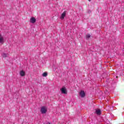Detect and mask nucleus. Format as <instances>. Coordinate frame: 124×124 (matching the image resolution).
I'll return each instance as SVG.
<instances>
[{
	"label": "nucleus",
	"instance_id": "1",
	"mask_svg": "<svg viewBox=\"0 0 124 124\" xmlns=\"http://www.w3.org/2000/svg\"><path fill=\"white\" fill-rule=\"evenodd\" d=\"M41 112L42 114H45L47 112V108L46 107H42L41 108Z\"/></svg>",
	"mask_w": 124,
	"mask_h": 124
},
{
	"label": "nucleus",
	"instance_id": "2",
	"mask_svg": "<svg viewBox=\"0 0 124 124\" xmlns=\"http://www.w3.org/2000/svg\"><path fill=\"white\" fill-rule=\"evenodd\" d=\"M61 91L62 92V93H63L64 94H66L67 93V91L65 87L62 88L61 89Z\"/></svg>",
	"mask_w": 124,
	"mask_h": 124
},
{
	"label": "nucleus",
	"instance_id": "3",
	"mask_svg": "<svg viewBox=\"0 0 124 124\" xmlns=\"http://www.w3.org/2000/svg\"><path fill=\"white\" fill-rule=\"evenodd\" d=\"M0 43L1 44L4 43V38L1 35H0Z\"/></svg>",
	"mask_w": 124,
	"mask_h": 124
},
{
	"label": "nucleus",
	"instance_id": "4",
	"mask_svg": "<svg viewBox=\"0 0 124 124\" xmlns=\"http://www.w3.org/2000/svg\"><path fill=\"white\" fill-rule=\"evenodd\" d=\"M79 94L81 96V97H85V96L86 95V93H85V91H81L79 93Z\"/></svg>",
	"mask_w": 124,
	"mask_h": 124
},
{
	"label": "nucleus",
	"instance_id": "5",
	"mask_svg": "<svg viewBox=\"0 0 124 124\" xmlns=\"http://www.w3.org/2000/svg\"><path fill=\"white\" fill-rule=\"evenodd\" d=\"M36 22V19L35 18L32 17L30 19V23H31L32 24H34Z\"/></svg>",
	"mask_w": 124,
	"mask_h": 124
},
{
	"label": "nucleus",
	"instance_id": "6",
	"mask_svg": "<svg viewBox=\"0 0 124 124\" xmlns=\"http://www.w3.org/2000/svg\"><path fill=\"white\" fill-rule=\"evenodd\" d=\"M65 14H66L65 12H63V13L62 14L61 16V19H62V20H63V19H64V17H65Z\"/></svg>",
	"mask_w": 124,
	"mask_h": 124
},
{
	"label": "nucleus",
	"instance_id": "7",
	"mask_svg": "<svg viewBox=\"0 0 124 124\" xmlns=\"http://www.w3.org/2000/svg\"><path fill=\"white\" fill-rule=\"evenodd\" d=\"M20 75L21 76V77H24V76L26 75V73L24 71H21L20 72Z\"/></svg>",
	"mask_w": 124,
	"mask_h": 124
},
{
	"label": "nucleus",
	"instance_id": "8",
	"mask_svg": "<svg viewBox=\"0 0 124 124\" xmlns=\"http://www.w3.org/2000/svg\"><path fill=\"white\" fill-rule=\"evenodd\" d=\"M95 113L97 115H101V110L100 109H96Z\"/></svg>",
	"mask_w": 124,
	"mask_h": 124
},
{
	"label": "nucleus",
	"instance_id": "9",
	"mask_svg": "<svg viewBox=\"0 0 124 124\" xmlns=\"http://www.w3.org/2000/svg\"><path fill=\"white\" fill-rule=\"evenodd\" d=\"M47 75H48V73H47V72H44L43 75H42V76L43 77H47Z\"/></svg>",
	"mask_w": 124,
	"mask_h": 124
},
{
	"label": "nucleus",
	"instance_id": "10",
	"mask_svg": "<svg viewBox=\"0 0 124 124\" xmlns=\"http://www.w3.org/2000/svg\"><path fill=\"white\" fill-rule=\"evenodd\" d=\"M2 56L3 58H6V57H7V54L3 53V54H2Z\"/></svg>",
	"mask_w": 124,
	"mask_h": 124
},
{
	"label": "nucleus",
	"instance_id": "11",
	"mask_svg": "<svg viewBox=\"0 0 124 124\" xmlns=\"http://www.w3.org/2000/svg\"><path fill=\"white\" fill-rule=\"evenodd\" d=\"M86 39H89V38L91 37V35L90 34H88L86 35Z\"/></svg>",
	"mask_w": 124,
	"mask_h": 124
},
{
	"label": "nucleus",
	"instance_id": "12",
	"mask_svg": "<svg viewBox=\"0 0 124 124\" xmlns=\"http://www.w3.org/2000/svg\"><path fill=\"white\" fill-rule=\"evenodd\" d=\"M89 0V1H91V0Z\"/></svg>",
	"mask_w": 124,
	"mask_h": 124
}]
</instances>
